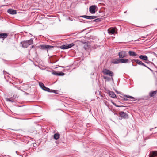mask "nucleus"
<instances>
[{"instance_id":"obj_1","label":"nucleus","mask_w":157,"mask_h":157,"mask_svg":"<svg viewBox=\"0 0 157 157\" xmlns=\"http://www.w3.org/2000/svg\"><path fill=\"white\" fill-rule=\"evenodd\" d=\"M33 39H31L27 40L22 41L21 43V44H22V47L24 48H26L30 45L33 44Z\"/></svg>"},{"instance_id":"obj_2","label":"nucleus","mask_w":157,"mask_h":157,"mask_svg":"<svg viewBox=\"0 0 157 157\" xmlns=\"http://www.w3.org/2000/svg\"><path fill=\"white\" fill-rule=\"evenodd\" d=\"M102 72L104 75H105L110 76L113 77L114 76L113 73L111 71L107 69H103Z\"/></svg>"},{"instance_id":"obj_3","label":"nucleus","mask_w":157,"mask_h":157,"mask_svg":"<svg viewBox=\"0 0 157 157\" xmlns=\"http://www.w3.org/2000/svg\"><path fill=\"white\" fill-rule=\"evenodd\" d=\"M75 45L74 43H71L69 44H64L60 46V48L62 49H66L71 48Z\"/></svg>"},{"instance_id":"obj_4","label":"nucleus","mask_w":157,"mask_h":157,"mask_svg":"<svg viewBox=\"0 0 157 157\" xmlns=\"http://www.w3.org/2000/svg\"><path fill=\"white\" fill-rule=\"evenodd\" d=\"M117 29L115 28L111 27L108 29V32L109 34L112 35L117 33Z\"/></svg>"},{"instance_id":"obj_5","label":"nucleus","mask_w":157,"mask_h":157,"mask_svg":"<svg viewBox=\"0 0 157 157\" xmlns=\"http://www.w3.org/2000/svg\"><path fill=\"white\" fill-rule=\"evenodd\" d=\"M124 96L126 97V98H123V100L124 101H135V98L132 96L127 95H125Z\"/></svg>"},{"instance_id":"obj_6","label":"nucleus","mask_w":157,"mask_h":157,"mask_svg":"<svg viewBox=\"0 0 157 157\" xmlns=\"http://www.w3.org/2000/svg\"><path fill=\"white\" fill-rule=\"evenodd\" d=\"M118 55L120 59L126 57L127 56V52L125 51H120L118 53Z\"/></svg>"},{"instance_id":"obj_7","label":"nucleus","mask_w":157,"mask_h":157,"mask_svg":"<svg viewBox=\"0 0 157 157\" xmlns=\"http://www.w3.org/2000/svg\"><path fill=\"white\" fill-rule=\"evenodd\" d=\"M39 85L40 87L44 90L48 91L50 92L51 90L47 87H46L43 83L40 82L39 83Z\"/></svg>"},{"instance_id":"obj_8","label":"nucleus","mask_w":157,"mask_h":157,"mask_svg":"<svg viewBox=\"0 0 157 157\" xmlns=\"http://www.w3.org/2000/svg\"><path fill=\"white\" fill-rule=\"evenodd\" d=\"M95 5H92L89 7V11L90 13L94 14L95 13V9L96 7Z\"/></svg>"},{"instance_id":"obj_9","label":"nucleus","mask_w":157,"mask_h":157,"mask_svg":"<svg viewBox=\"0 0 157 157\" xmlns=\"http://www.w3.org/2000/svg\"><path fill=\"white\" fill-rule=\"evenodd\" d=\"M119 115L120 116L124 119L127 118L128 117V114L126 113L123 111H121L119 112Z\"/></svg>"},{"instance_id":"obj_10","label":"nucleus","mask_w":157,"mask_h":157,"mask_svg":"<svg viewBox=\"0 0 157 157\" xmlns=\"http://www.w3.org/2000/svg\"><path fill=\"white\" fill-rule=\"evenodd\" d=\"M149 157H157V151H154L151 152L149 155Z\"/></svg>"},{"instance_id":"obj_11","label":"nucleus","mask_w":157,"mask_h":157,"mask_svg":"<svg viewBox=\"0 0 157 157\" xmlns=\"http://www.w3.org/2000/svg\"><path fill=\"white\" fill-rule=\"evenodd\" d=\"M81 17H84V18L87 19H94L96 18L97 17L96 16H86V15H83Z\"/></svg>"},{"instance_id":"obj_12","label":"nucleus","mask_w":157,"mask_h":157,"mask_svg":"<svg viewBox=\"0 0 157 157\" xmlns=\"http://www.w3.org/2000/svg\"><path fill=\"white\" fill-rule=\"evenodd\" d=\"M8 13L11 14H16V11L11 9H9L7 10Z\"/></svg>"},{"instance_id":"obj_13","label":"nucleus","mask_w":157,"mask_h":157,"mask_svg":"<svg viewBox=\"0 0 157 157\" xmlns=\"http://www.w3.org/2000/svg\"><path fill=\"white\" fill-rule=\"evenodd\" d=\"M139 58L141 59L144 61H147L148 60V57L145 55H140L139 56Z\"/></svg>"},{"instance_id":"obj_14","label":"nucleus","mask_w":157,"mask_h":157,"mask_svg":"<svg viewBox=\"0 0 157 157\" xmlns=\"http://www.w3.org/2000/svg\"><path fill=\"white\" fill-rule=\"evenodd\" d=\"M120 63H126L129 62L128 59H126L121 58L120 59Z\"/></svg>"},{"instance_id":"obj_15","label":"nucleus","mask_w":157,"mask_h":157,"mask_svg":"<svg viewBox=\"0 0 157 157\" xmlns=\"http://www.w3.org/2000/svg\"><path fill=\"white\" fill-rule=\"evenodd\" d=\"M128 54L130 56L133 57L136 56L137 55V54L135 52L132 51H129Z\"/></svg>"},{"instance_id":"obj_16","label":"nucleus","mask_w":157,"mask_h":157,"mask_svg":"<svg viewBox=\"0 0 157 157\" xmlns=\"http://www.w3.org/2000/svg\"><path fill=\"white\" fill-rule=\"evenodd\" d=\"M109 94L110 97L113 98H116V96L114 93L113 91H109Z\"/></svg>"},{"instance_id":"obj_17","label":"nucleus","mask_w":157,"mask_h":157,"mask_svg":"<svg viewBox=\"0 0 157 157\" xmlns=\"http://www.w3.org/2000/svg\"><path fill=\"white\" fill-rule=\"evenodd\" d=\"M120 58L115 59L113 60L112 63L114 64H118L120 63Z\"/></svg>"},{"instance_id":"obj_18","label":"nucleus","mask_w":157,"mask_h":157,"mask_svg":"<svg viewBox=\"0 0 157 157\" xmlns=\"http://www.w3.org/2000/svg\"><path fill=\"white\" fill-rule=\"evenodd\" d=\"M8 36V34L6 33H0V38H5Z\"/></svg>"},{"instance_id":"obj_19","label":"nucleus","mask_w":157,"mask_h":157,"mask_svg":"<svg viewBox=\"0 0 157 157\" xmlns=\"http://www.w3.org/2000/svg\"><path fill=\"white\" fill-rule=\"evenodd\" d=\"M157 93V90L151 92L149 93V95L151 97H154L155 95Z\"/></svg>"},{"instance_id":"obj_20","label":"nucleus","mask_w":157,"mask_h":157,"mask_svg":"<svg viewBox=\"0 0 157 157\" xmlns=\"http://www.w3.org/2000/svg\"><path fill=\"white\" fill-rule=\"evenodd\" d=\"M59 134L56 133L54 135V138L56 140H57L59 138Z\"/></svg>"},{"instance_id":"obj_21","label":"nucleus","mask_w":157,"mask_h":157,"mask_svg":"<svg viewBox=\"0 0 157 157\" xmlns=\"http://www.w3.org/2000/svg\"><path fill=\"white\" fill-rule=\"evenodd\" d=\"M40 48L42 49H47V45H41L40 46Z\"/></svg>"},{"instance_id":"obj_22","label":"nucleus","mask_w":157,"mask_h":157,"mask_svg":"<svg viewBox=\"0 0 157 157\" xmlns=\"http://www.w3.org/2000/svg\"><path fill=\"white\" fill-rule=\"evenodd\" d=\"M6 100L7 101H8L11 102H14L13 100L11 99L10 98H6Z\"/></svg>"},{"instance_id":"obj_23","label":"nucleus","mask_w":157,"mask_h":157,"mask_svg":"<svg viewBox=\"0 0 157 157\" xmlns=\"http://www.w3.org/2000/svg\"><path fill=\"white\" fill-rule=\"evenodd\" d=\"M142 63V62L138 59H137V61H136V63L139 65H141V64Z\"/></svg>"},{"instance_id":"obj_24","label":"nucleus","mask_w":157,"mask_h":157,"mask_svg":"<svg viewBox=\"0 0 157 157\" xmlns=\"http://www.w3.org/2000/svg\"><path fill=\"white\" fill-rule=\"evenodd\" d=\"M141 65V66H144L146 67L147 68H148L150 70H151L150 68H149L146 65H145L144 63H143L142 62L141 64V65Z\"/></svg>"},{"instance_id":"obj_25","label":"nucleus","mask_w":157,"mask_h":157,"mask_svg":"<svg viewBox=\"0 0 157 157\" xmlns=\"http://www.w3.org/2000/svg\"><path fill=\"white\" fill-rule=\"evenodd\" d=\"M112 103L113 104V105H115V106L116 107H124V106H118V105H116V104L113 102H112Z\"/></svg>"},{"instance_id":"obj_26","label":"nucleus","mask_w":157,"mask_h":157,"mask_svg":"<svg viewBox=\"0 0 157 157\" xmlns=\"http://www.w3.org/2000/svg\"><path fill=\"white\" fill-rule=\"evenodd\" d=\"M65 75V73L62 72H59L58 73V76H63Z\"/></svg>"},{"instance_id":"obj_27","label":"nucleus","mask_w":157,"mask_h":157,"mask_svg":"<svg viewBox=\"0 0 157 157\" xmlns=\"http://www.w3.org/2000/svg\"><path fill=\"white\" fill-rule=\"evenodd\" d=\"M57 90H51L50 92H53L54 93H55L56 94H57V93L56 92H57Z\"/></svg>"},{"instance_id":"obj_28","label":"nucleus","mask_w":157,"mask_h":157,"mask_svg":"<svg viewBox=\"0 0 157 157\" xmlns=\"http://www.w3.org/2000/svg\"><path fill=\"white\" fill-rule=\"evenodd\" d=\"M53 46H52L47 45V49H50L53 48Z\"/></svg>"},{"instance_id":"obj_29","label":"nucleus","mask_w":157,"mask_h":157,"mask_svg":"<svg viewBox=\"0 0 157 157\" xmlns=\"http://www.w3.org/2000/svg\"><path fill=\"white\" fill-rule=\"evenodd\" d=\"M52 74H53V75H58V73H57V72L55 71H52Z\"/></svg>"},{"instance_id":"obj_30","label":"nucleus","mask_w":157,"mask_h":157,"mask_svg":"<svg viewBox=\"0 0 157 157\" xmlns=\"http://www.w3.org/2000/svg\"><path fill=\"white\" fill-rule=\"evenodd\" d=\"M104 78L105 79H106L108 81H109L110 80V78L109 77L107 76H104Z\"/></svg>"},{"instance_id":"obj_31","label":"nucleus","mask_w":157,"mask_h":157,"mask_svg":"<svg viewBox=\"0 0 157 157\" xmlns=\"http://www.w3.org/2000/svg\"><path fill=\"white\" fill-rule=\"evenodd\" d=\"M137 60V59H132V60H131V62L132 63H133L134 62H135L136 63Z\"/></svg>"},{"instance_id":"obj_32","label":"nucleus","mask_w":157,"mask_h":157,"mask_svg":"<svg viewBox=\"0 0 157 157\" xmlns=\"http://www.w3.org/2000/svg\"><path fill=\"white\" fill-rule=\"evenodd\" d=\"M105 104L108 107H109V103H108L107 101L105 102Z\"/></svg>"},{"instance_id":"obj_33","label":"nucleus","mask_w":157,"mask_h":157,"mask_svg":"<svg viewBox=\"0 0 157 157\" xmlns=\"http://www.w3.org/2000/svg\"><path fill=\"white\" fill-rule=\"evenodd\" d=\"M146 61L145 62L147 63H150V61H149L148 60L147 61Z\"/></svg>"},{"instance_id":"obj_34","label":"nucleus","mask_w":157,"mask_h":157,"mask_svg":"<svg viewBox=\"0 0 157 157\" xmlns=\"http://www.w3.org/2000/svg\"><path fill=\"white\" fill-rule=\"evenodd\" d=\"M153 54L154 56H156L157 57V55L155 53H153Z\"/></svg>"},{"instance_id":"obj_35","label":"nucleus","mask_w":157,"mask_h":157,"mask_svg":"<svg viewBox=\"0 0 157 157\" xmlns=\"http://www.w3.org/2000/svg\"><path fill=\"white\" fill-rule=\"evenodd\" d=\"M5 73H6V71H3V73H4V74H5Z\"/></svg>"},{"instance_id":"obj_36","label":"nucleus","mask_w":157,"mask_h":157,"mask_svg":"<svg viewBox=\"0 0 157 157\" xmlns=\"http://www.w3.org/2000/svg\"><path fill=\"white\" fill-rule=\"evenodd\" d=\"M153 129V128H151L150 129V131H151Z\"/></svg>"},{"instance_id":"obj_37","label":"nucleus","mask_w":157,"mask_h":157,"mask_svg":"<svg viewBox=\"0 0 157 157\" xmlns=\"http://www.w3.org/2000/svg\"><path fill=\"white\" fill-rule=\"evenodd\" d=\"M31 47H32V48H33L34 47V46L33 45V46H32Z\"/></svg>"},{"instance_id":"obj_38","label":"nucleus","mask_w":157,"mask_h":157,"mask_svg":"<svg viewBox=\"0 0 157 157\" xmlns=\"http://www.w3.org/2000/svg\"><path fill=\"white\" fill-rule=\"evenodd\" d=\"M111 79H112V80L113 81V78H111Z\"/></svg>"},{"instance_id":"obj_39","label":"nucleus","mask_w":157,"mask_h":157,"mask_svg":"<svg viewBox=\"0 0 157 157\" xmlns=\"http://www.w3.org/2000/svg\"><path fill=\"white\" fill-rule=\"evenodd\" d=\"M132 65L134 66H134V64L133 63L132 64Z\"/></svg>"},{"instance_id":"obj_40","label":"nucleus","mask_w":157,"mask_h":157,"mask_svg":"<svg viewBox=\"0 0 157 157\" xmlns=\"http://www.w3.org/2000/svg\"><path fill=\"white\" fill-rule=\"evenodd\" d=\"M98 20V19H95V20H94V21H96V20Z\"/></svg>"},{"instance_id":"obj_41","label":"nucleus","mask_w":157,"mask_h":157,"mask_svg":"<svg viewBox=\"0 0 157 157\" xmlns=\"http://www.w3.org/2000/svg\"><path fill=\"white\" fill-rule=\"evenodd\" d=\"M151 64H154L153 63H152V62H151Z\"/></svg>"},{"instance_id":"obj_42","label":"nucleus","mask_w":157,"mask_h":157,"mask_svg":"<svg viewBox=\"0 0 157 157\" xmlns=\"http://www.w3.org/2000/svg\"><path fill=\"white\" fill-rule=\"evenodd\" d=\"M55 62H53V63H55Z\"/></svg>"},{"instance_id":"obj_43","label":"nucleus","mask_w":157,"mask_h":157,"mask_svg":"<svg viewBox=\"0 0 157 157\" xmlns=\"http://www.w3.org/2000/svg\"><path fill=\"white\" fill-rule=\"evenodd\" d=\"M63 67H63H63V66H62V67Z\"/></svg>"},{"instance_id":"obj_44","label":"nucleus","mask_w":157,"mask_h":157,"mask_svg":"<svg viewBox=\"0 0 157 157\" xmlns=\"http://www.w3.org/2000/svg\"><path fill=\"white\" fill-rule=\"evenodd\" d=\"M156 128V127H155V128Z\"/></svg>"},{"instance_id":"obj_45","label":"nucleus","mask_w":157,"mask_h":157,"mask_svg":"<svg viewBox=\"0 0 157 157\" xmlns=\"http://www.w3.org/2000/svg\"><path fill=\"white\" fill-rule=\"evenodd\" d=\"M156 9L157 10V9Z\"/></svg>"}]
</instances>
